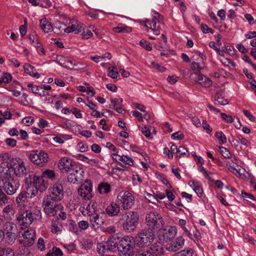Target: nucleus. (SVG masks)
<instances>
[{
	"label": "nucleus",
	"mask_w": 256,
	"mask_h": 256,
	"mask_svg": "<svg viewBox=\"0 0 256 256\" xmlns=\"http://www.w3.org/2000/svg\"><path fill=\"white\" fill-rule=\"evenodd\" d=\"M146 226L142 228L136 236L135 241L139 248L150 246L156 238L154 230H160L164 226L161 215L156 212H151L146 218Z\"/></svg>",
	"instance_id": "1"
},
{
	"label": "nucleus",
	"mask_w": 256,
	"mask_h": 256,
	"mask_svg": "<svg viewBox=\"0 0 256 256\" xmlns=\"http://www.w3.org/2000/svg\"><path fill=\"white\" fill-rule=\"evenodd\" d=\"M136 244L135 239L132 236H125L121 238L117 244V250L120 256H135Z\"/></svg>",
	"instance_id": "2"
},
{
	"label": "nucleus",
	"mask_w": 256,
	"mask_h": 256,
	"mask_svg": "<svg viewBox=\"0 0 256 256\" xmlns=\"http://www.w3.org/2000/svg\"><path fill=\"white\" fill-rule=\"evenodd\" d=\"M2 188L8 195L12 196L20 190V180L12 176L10 173L6 172L2 176Z\"/></svg>",
	"instance_id": "3"
},
{
	"label": "nucleus",
	"mask_w": 256,
	"mask_h": 256,
	"mask_svg": "<svg viewBox=\"0 0 256 256\" xmlns=\"http://www.w3.org/2000/svg\"><path fill=\"white\" fill-rule=\"evenodd\" d=\"M138 214L134 211L126 212L119 220L122 224L123 230L128 232L134 230L138 226Z\"/></svg>",
	"instance_id": "4"
},
{
	"label": "nucleus",
	"mask_w": 256,
	"mask_h": 256,
	"mask_svg": "<svg viewBox=\"0 0 256 256\" xmlns=\"http://www.w3.org/2000/svg\"><path fill=\"white\" fill-rule=\"evenodd\" d=\"M35 214L31 211L26 210L24 208H20L16 214V219L22 225L27 226L32 222L34 218H36L34 217Z\"/></svg>",
	"instance_id": "5"
},
{
	"label": "nucleus",
	"mask_w": 256,
	"mask_h": 256,
	"mask_svg": "<svg viewBox=\"0 0 256 256\" xmlns=\"http://www.w3.org/2000/svg\"><path fill=\"white\" fill-rule=\"evenodd\" d=\"M29 158L34 164L43 166L48 162V156L44 151L37 150L32 151L30 154Z\"/></svg>",
	"instance_id": "6"
},
{
	"label": "nucleus",
	"mask_w": 256,
	"mask_h": 256,
	"mask_svg": "<svg viewBox=\"0 0 256 256\" xmlns=\"http://www.w3.org/2000/svg\"><path fill=\"white\" fill-rule=\"evenodd\" d=\"M134 199L132 195L128 192H120L118 196L116 202L122 204L124 210H128L134 204Z\"/></svg>",
	"instance_id": "7"
},
{
	"label": "nucleus",
	"mask_w": 256,
	"mask_h": 256,
	"mask_svg": "<svg viewBox=\"0 0 256 256\" xmlns=\"http://www.w3.org/2000/svg\"><path fill=\"white\" fill-rule=\"evenodd\" d=\"M158 235L159 240L162 242H166L174 238L176 234L174 227L170 226L168 228L160 229Z\"/></svg>",
	"instance_id": "8"
},
{
	"label": "nucleus",
	"mask_w": 256,
	"mask_h": 256,
	"mask_svg": "<svg viewBox=\"0 0 256 256\" xmlns=\"http://www.w3.org/2000/svg\"><path fill=\"white\" fill-rule=\"evenodd\" d=\"M92 183L90 180H86L84 183L78 189V194L84 200H89L92 196Z\"/></svg>",
	"instance_id": "9"
},
{
	"label": "nucleus",
	"mask_w": 256,
	"mask_h": 256,
	"mask_svg": "<svg viewBox=\"0 0 256 256\" xmlns=\"http://www.w3.org/2000/svg\"><path fill=\"white\" fill-rule=\"evenodd\" d=\"M76 166L74 162L66 157L62 158L58 164V167L62 172L74 171Z\"/></svg>",
	"instance_id": "10"
},
{
	"label": "nucleus",
	"mask_w": 256,
	"mask_h": 256,
	"mask_svg": "<svg viewBox=\"0 0 256 256\" xmlns=\"http://www.w3.org/2000/svg\"><path fill=\"white\" fill-rule=\"evenodd\" d=\"M88 216H90V226L95 230L100 228L105 222V218L103 217V216H105L104 212H102V215L96 213L93 214L92 212L91 214H88Z\"/></svg>",
	"instance_id": "11"
},
{
	"label": "nucleus",
	"mask_w": 256,
	"mask_h": 256,
	"mask_svg": "<svg viewBox=\"0 0 256 256\" xmlns=\"http://www.w3.org/2000/svg\"><path fill=\"white\" fill-rule=\"evenodd\" d=\"M22 236L24 239L19 240L21 244L28 246H30L34 244L36 236L35 232L33 230L28 229L24 232V234H22Z\"/></svg>",
	"instance_id": "12"
},
{
	"label": "nucleus",
	"mask_w": 256,
	"mask_h": 256,
	"mask_svg": "<svg viewBox=\"0 0 256 256\" xmlns=\"http://www.w3.org/2000/svg\"><path fill=\"white\" fill-rule=\"evenodd\" d=\"M191 76H193L194 81L197 84L202 85L204 88H209L212 84V82L209 78L200 74L194 72L192 74Z\"/></svg>",
	"instance_id": "13"
},
{
	"label": "nucleus",
	"mask_w": 256,
	"mask_h": 256,
	"mask_svg": "<svg viewBox=\"0 0 256 256\" xmlns=\"http://www.w3.org/2000/svg\"><path fill=\"white\" fill-rule=\"evenodd\" d=\"M10 168L12 169L14 174L18 177L22 178L27 176L26 169L23 162L14 163Z\"/></svg>",
	"instance_id": "14"
},
{
	"label": "nucleus",
	"mask_w": 256,
	"mask_h": 256,
	"mask_svg": "<svg viewBox=\"0 0 256 256\" xmlns=\"http://www.w3.org/2000/svg\"><path fill=\"white\" fill-rule=\"evenodd\" d=\"M136 250H148V255L150 256H160L163 253V248L160 245L156 244H154L151 247L147 246L146 248H137Z\"/></svg>",
	"instance_id": "15"
},
{
	"label": "nucleus",
	"mask_w": 256,
	"mask_h": 256,
	"mask_svg": "<svg viewBox=\"0 0 256 256\" xmlns=\"http://www.w3.org/2000/svg\"><path fill=\"white\" fill-rule=\"evenodd\" d=\"M27 175L28 176H25L24 182L28 186H34L36 184H38L42 180V178L40 176H36L32 172H28Z\"/></svg>",
	"instance_id": "16"
},
{
	"label": "nucleus",
	"mask_w": 256,
	"mask_h": 256,
	"mask_svg": "<svg viewBox=\"0 0 256 256\" xmlns=\"http://www.w3.org/2000/svg\"><path fill=\"white\" fill-rule=\"evenodd\" d=\"M118 203L112 202L106 209V213L110 216H118L120 212V207Z\"/></svg>",
	"instance_id": "17"
},
{
	"label": "nucleus",
	"mask_w": 256,
	"mask_h": 256,
	"mask_svg": "<svg viewBox=\"0 0 256 256\" xmlns=\"http://www.w3.org/2000/svg\"><path fill=\"white\" fill-rule=\"evenodd\" d=\"M74 20H71L70 24H72L70 26H68L66 28H63L64 31L65 32L70 33V32H74L75 34H78L82 31V30H84V26L82 24H73Z\"/></svg>",
	"instance_id": "18"
},
{
	"label": "nucleus",
	"mask_w": 256,
	"mask_h": 256,
	"mask_svg": "<svg viewBox=\"0 0 256 256\" xmlns=\"http://www.w3.org/2000/svg\"><path fill=\"white\" fill-rule=\"evenodd\" d=\"M28 193L23 190L21 192L16 199V202L20 208H24L25 204L27 202Z\"/></svg>",
	"instance_id": "19"
},
{
	"label": "nucleus",
	"mask_w": 256,
	"mask_h": 256,
	"mask_svg": "<svg viewBox=\"0 0 256 256\" xmlns=\"http://www.w3.org/2000/svg\"><path fill=\"white\" fill-rule=\"evenodd\" d=\"M184 240L183 238L180 236L178 237L176 242H173L168 248L169 250L176 252L182 248L184 244Z\"/></svg>",
	"instance_id": "20"
},
{
	"label": "nucleus",
	"mask_w": 256,
	"mask_h": 256,
	"mask_svg": "<svg viewBox=\"0 0 256 256\" xmlns=\"http://www.w3.org/2000/svg\"><path fill=\"white\" fill-rule=\"evenodd\" d=\"M49 195L54 196L56 200H61L63 198L62 186L61 185L54 186Z\"/></svg>",
	"instance_id": "21"
},
{
	"label": "nucleus",
	"mask_w": 256,
	"mask_h": 256,
	"mask_svg": "<svg viewBox=\"0 0 256 256\" xmlns=\"http://www.w3.org/2000/svg\"><path fill=\"white\" fill-rule=\"evenodd\" d=\"M78 166L76 167V168L74 169V171H72L70 172H67V173H69L68 176V182L75 184L76 182H78V176L76 174L78 172H84V171L80 168H78Z\"/></svg>",
	"instance_id": "22"
},
{
	"label": "nucleus",
	"mask_w": 256,
	"mask_h": 256,
	"mask_svg": "<svg viewBox=\"0 0 256 256\" xmlns=\"http://www.w3.org/2000/svg\"><path fill=\"white\" fill-rule=\"evenodd\" d=\"M4 234L8 233L18 234V230L16 225L12 222H6L4 226Z\"/></svg>",
	"instance_id": "23"
},
{
	"label": "nucleus",
	"mask_w": 256,
	"mask_h": 256,
	"mask_svg": "<svg viewBox=\"0 0 256 256\" xmlns=\"http://www.w3.org/2000/svg\"><path fill=\"white\" fill-rule=\"evenodd\" d=\"M59 200H56L54 196L48 195L44 198L43 206H58L56 202Z\"/></svg>",
	"instance_id": "24"
},
{
	"label": "nucleus",
	"mask_w": 256,
	"mask_h": 256,
	"mask_svg": "<svg viewBox=\"0 0 256 256\" xmlns=\"http://www.w3.org/2000/svg\"><path fill=\"white\" fill-rule=\"evenodd\" d=\"M24 68L26 72L29 75L38 78L40 76V74L36 72L34 67L28 64H26L24 66Z\"/></svg>",
	"instance_id": "25"
},
{
	"label": "nucleus",
	"mask_w": 256,
	"mask_h": 256,
	"mask_svg": "<svg viewBox=\"0 0 256 256\" xmlns=\"http://www.w3.org/2000/svg\"><path fill=\"white\" fill-rule=\"evenodd\" d=\"M40 24L41 28L45 32H48L52 29L51 23L49 22L46 18H43L40 20Z\"/></svg>",
	"instance_id": "26"
},
{
	"label": "nucleus",
	"mask_w": 256,
	"mask_h": 256,
	"mask_svg": "<svg viewBox=\"0 0 256 256\" xmlns=\"http://www.w3.org/2000/svg\"><path fill=\"white\" fill-rule=\"evenodd\" d=\"M0 256H15V253L10 248L0 246Z\"/></svg>",
	"instance_id": "27"
},
{
	"label": "nucleus",
	"mask_w": 256,
	"mask_h": 256,
	"mask_svg": "<svg viewBox=\"0 0 256 256\" xmlns=\"http://www.w3.org/2000/svg\"><path fill=\"white\" fill-rule=\"evenodd\" d=\"M214 98L218 104L222 106L226 105L229 102L228 100L222 97V94L220 92H217L214 96Z\"/></svg>",
	"instance_id": "28"
},
{
	"label": "nucleus",
	"mask_w": 256,
	"mask_h": 256,
	"mask_svg": "<svg viewBox=\"0 0 256 256\" xmlns=\"http://www.w3.org/2000/svg\"><path fill=\"white\" fill-rule=\"evenodd\" d=\"M110 190V185L108 183H100L98 186V190L100 194L108 193Z\"/></svg>",
	"instance_id": "29"
},
{
	"label": "nucleus",
	"mask_w": 256,
	"mask_h": 256,
	"mask_svg": "<svg viewBox=\"0 0 256 256\" xmlns=\"http://www.w3.org/2000/svg\"><path fill=\"white\" fill-rule=\"evenodd\" d=\"M44 212L49 216H54L58 209V206H44Z\"/></svg>",
	"instance_id": "30"
},
{
	"label": "nucleus",
	"mask_w": 256,
	"mask_h": 256,
	"mask_svg": "<svg viewBox=\"0 0 256 256\" xmlns=\"http://www.w3.org/2000/svg\"><path fill=\"white\" fill-rule=\"evenodd\" d=\"M108 244L106 242L98 243L97 246V251L100 254L103 255L108 250Z\"/></svg>",
	"instance_id": "31"
},
{
	"label": "nucleus",
	"mask_w": 256,
	"mask_h": 256,
	"mask_svg": "<svg viewBox=\"0 0 256 256\" xmlns=\"http://www.w3.org/2000/svg\"><path fill=\"white\" fill-rule=\"evenodd\" d=\"M63 253L60 248L54 247L46 254V256H62Z\"/></svg>",
	"instance_id": "32"
},
{
	"label": "nucleus",
	"mask_w": 256,
	"mask_h": 256,
	"mask_svg": "<svg viewBox=\"0 0 256 256\" xmlns=\"http://www.w3.org/2000/svg\"><path fill=\"white\" fill-rule=\"evenodd\" d=\"M114 30L116 32H126L129 33L132 31L130 27L128 26H124L122 27H116L114 28Z\"/></svg>",
	"instance_id": "33"
},
{
	"label": "nucleus",
	"mask_w": 256,
	"mask_h": 256,
	"mask_svg": "<svg viewBox=\"0 0 256 256\" xmlns=\"http://www.w3.org/2000/svg\"><path fill=\"white\" fill-rule=\"evenodd\" d=\"M220 144H225L226 142V138L222 132H217L215 134Z\"/></svg>",
	"instance_id": "34"
},
{
	"label": "nucleus",
	"mask_w": 256,
	"mask_h": 256,
	"mask_svg": "<svg viewBox=\"0 0 256 256\" xmlns=\"http://www.w3.org/2000/svg\"><path fill=\"white\" fill-rule=\"evenodd\" d=\"M55 177V173L54 170H44L40 178L42 179L43 178H52Z\"/></svg>",
	"instance_id": "35"
},
{
	"label": "nucleus",
	"mask_w": 256,
	"mask_h": 256,
	"mask_svg": "<svg viewBox=\"0 0 256 256\" xmlns=\"http://www.w3.org/2000/svg\"><path fill=\"white\" fill-rule=\"evenodd\" d=\"M193 250L189 249L186 250H183L175 254L173 256H192Z\"/></svg>",
	"instance_id": "36"
},
{
	"label": "nucleus",
	"mask_w": 256,
	"mask_h": 256,
	"mask_svg": "<svg viewBox=\"0 0 256 256\" xmlns=\"http://www.w3.org/2000/svg\"><path fill=\"white\" fill-rule=\"evenodd\" d=\"M66 26V24L64 23H62L60 22H56V26L52 28V30L54 31V33L59 34L61 33L60 29L64 28V27Z\"/></svg>",
	"instance_id": "37"
},
{
	"label": "nucleus",
	"mask_w": 256,
	"mask_h": 256,
	"mask_svg": "<svg viewBox=\"0 0 256 256\" xmlns=\"http://www.w3.org/2000/svg\"><path fill=\"white\" fill-rule=\"evenodd\" d=\"M96 203L94 202H91L88 204L86 210L88 211V214H91L92 212L93 214L96 213Z\"/></svg>",
	"instance_id": "38"
},
{
	"label": "nucleus",
	"mask_w": 256,
	"mask_h": 256,
	"mask_svg": "<svg viewBox=\"0 0 256 256\" xmlns=\"http://www.w3.org/2000/svg\"><path fill=\"white\" fill-rule=\"evenodd\" d=\"M6 239L7 242L11 244L14 243L15 241L16 238L18 236V234L8 233V234H6Z\"/></svg>",
	"instance_id": "39"
},
{
	"label": "nucleus",
	"mask_w": 256,
	"mask_h": 256,
	"mask_svg": "<svg viewBox=\"0 0 256 256\" xmlns=\"http://www.w3.org/2000/svg\"><path fill=\"white\" fill-rule=\"evenodd\" d=\"M2 158L3 162L5 163H6V166L8 168H10V166H12V164L10 162V156L8 154L6 153L3 154L2 156Z\"/></svg>",
	"instance_id": "40"
},
{
	"label": "nucleus",
	"mask_w": 256,
	"mask_h": 256,
	"mask_svg": "<svg viewBox=\"0 0 256 256\" xmlns=\"http://www.w3.org/2000/svg\"><path fill=\"white\" fill-rule=\"evenodd\" d=\"M116 69V66H112V69H110V68H109L108 69V76L112 78H116L118 75V71L114 70Z\"/></svg>",
	"instance_id": "41"
},
{
	"label": "nucleus",
	"mask_w": 256,
	"mask_h": 256,
	"mask_svg": "<svg viewBox=\"0 0 256 256\" xmlns=\"http://www.w3.org/2000/svg\"><path fill=\"white\" fill-rule=\"evenodd\" d=\"M5 192L0 188V204L2 205L8 202V198Z\"/></svg>",
	"instance_id": "42"
},
{
	"label": "nucleus",
	"mask_w": 256,
	"mask_h": 256,
	"mask_svg": "<svg viewBox=\"0 0 256 256\" xmlns=\"http://www.w3.org/2000/svg\"><path fill=\"white\" fill-rule=\"evenodd\" d=\"M220 116L227 123L231 124L234 121V119L230 115L226 114L224 112H220Z\"/></svg>",
	"instance_id": "43"
},
{
	"label": "nucleus",
	"mask_w": 256,
	"mask_h": 256,
	"mask_svg": "<svg viewBox=\"0 0 256 256\" xmlns=\"http://www.w3.org/2000/svg\"><path fill=\"white\" fill-rule=\"evenodd\" d=\"M241 193L244 198V200L245 203L248 202V200L247 199L254 200V196L251 194L247 193L244 190L241 191Z\"/></svg>",
	"instance_id": "44"
},
{
	"label": "nucleus",
	"mask_w": 256,
	"mask_h": 256,
	"mask_svg": "<svg viewBox=\"0 0 256 256\" xmlns=\"http://www.w3.org/2000/svg\"><path fill=\"white\" fill-rule=\"evenodd\" d=\"M112 238H110V240H108V242H106L108 244V250L110 251H114L116 248H117V244L114 243L111 240Z\"/></svg>",
	"instance_id": "45"
},
{
	"label": "nucleus",
	"mask_w": 256,
	"mask_h": 256,
	"mask_svg": "<svg viewBox=\"0 0 256 256\" xmlns=\"http://www.w3.org/2000/svg\"><path fill=\"white\" fill-rule=\"evenodd\" d=\"M220 152L226 158H230V154L229 150L222 146H219Z\"/></svg>",
	"instance_id": "46"
},
{
	"label": "nucleus",
	"mask_w": 256,
	"mask_h": 256,
	"mask_svg": "<svg viewBox=\"0 0 256 256\" xmlns=\"http://www.w3.org/2000/svg\"><path fill=\"white\" fill-rule=\"evenodd\" d=\"M192 184L194 185V190L196 192V194L198 195V196H201L203 193V190L201 186H196L194 182H192Z\"/></svg>",
	"instance_id": "47"
},
{
	"label": "nucleus",
	"mask_w": 256,
	"mask_h": 256,
	"mask_svg": "<svg viewBox=\"0 0 256 256\" xmlns=\"http://www.w3.org/2000/svg\"><path fill=\"white\" fill-rule=\"evenodd\" d=\"M140 46L144 48L147 50L150 51L152 49V47L150 45V43H148L146 40H142L140 42Z\"/></svg>",
	"instance_id": "48"
},
{
	"label": "nucleus",
	"mask_w": 256,
	"mask_h": 256,
	"mask_svg": "<svg viewBox=\"0 0 256 256\" xmlns=\"http://www.w3.org/2000/svg\"><path fill=\"white\" fill-rule=\"evenodd\" d=\"M34 187H36V188L38 190V191L40 192V193L46 190V186L44 184V180H43V179H42V180L40 181V183L37 184H36Z\"/></svg>",
	"instance_id": "49"
},
{
	"label": "nucleus",
	"mask_w": 256,
	"mask_h": 256,
	"mask_svg": "<svg viewBox=\"0 0 256 256\" xmlns=\"http://www.w3.org/2000/svg\"><path fill=\"white\" fill-rule=\"evenodd\" d=\"M86 28V26H84V30H83L82 36V38L84 39H88L90 36H92V34L90 30L86 28V32L84 30V29Z\"/></svg>",
	"instance_id": "50"
},
{
	"label": "nucleus",
	"mask_w": 256,
	"mask_h": 256,
	"mask_svg": "<svg viewBox=\"0 0 256 256\" xmlns=\"http://www.w3.org/2000/svg\"><path fill=\"white\" fill-rule=\"evenodd\" d=\"M201 29L203 32L204 34H208V32H210L212 34L214 33V30L210 28H209L206 24H202Z\"/></svg>",
	"instance_id": "51"
},
{
	"label": "nucleus",
	"mask_w": 256,
	"mask_h": 256,
	"mask_svg": "<svg viewBox=\"0 0 256 256\" xmlns=\"http://www.w3.org/2000/svg\"><path fill=\"white\" fill-rule=\"evenodd\" d=\"M202 128L207 133L210 134L212 132V128H210L206 120H202Z\"/></svg>",
	"instance_id": "52"
},
{
	"label": "nucleus",
	"mask_w": 256,
	"mask_h": 256,
	"mask_svg": "<svg viewBox=\"0 0 256 256\" xmlns=\"http://www.w3.org/2000/svg\"><path fill=\"white\" fill-rule=\"evenodd\" d=\"M78 224L79 228L80 229L84 230H86L88 227V226H89L88 222L86 220L80 221L78 223Z\"/></svg>",
	"instance_id": "53"
},
{
	"label": "nucleus",
	"mask_w": 256,
	"mask_h": 256,
	"mask_svg": "<svg viewBox=\"0 0 256 256\" xmlns=\"http://www.w3.org/2000/svg\"><path fill=\"white\" fill-rule=\"evenodd\" d=\"M32 91L33 93L36 94H38L40 96L42 95V92H44L42 87L35 86L34 88L32 89Z\"/></svg>",
	"instance_id": "54"
},
{
	"label": "nucleus",
	"mask_w": 256,
	"mask_h": 256,
	"mask_svg": "<svg viewBox=\"0 0 256 256\" xmlns=\"http://www.w3.org/2000/svg\"><path fill=\"white\" fill-rule=\"evenodd\" d=\"M86 65L83 64H80V63H77L74 64L73 67L71 68L72 70H82L84 68L86 67Z\"/></svg>",
	"instance_id": "55"
},
{
	"label": "nucleus",
	"mask_w": 256,
	"mask_h": 256,
	"mask_svg": "<svg viewBox=\"0 0 256 256\" xmlns=\"http://www.w3.org/2000/svg\"><path fill=\"white\" fill-rule=\"evenodd\" d=\"M135 256H150L148 255V250H136Z\"/></svg>",
	"instance_id": "56"
},
{
	"label": "nucleus",
	"mask_w": 256,
	"mask_h": 256,
	"mask_svg": "<svg viewBox=\"0 0 256 256\" xmlns=\"http://www.w3.org/2000/svg\"><path fill=\"white\" fill-rule=\"evenodd\" d=\"M38 248L40 250H44V248H45L44 241L42 238H38Z\"/></svg>",
	"instance_id": "57"
},
{
	"label": "nucleus",
	"mask_w": 256,
	"mask_h": 256,
	"mask_svg": "<svg viewBox=\"0 0 256 256\" xmlns=\"http://www.w3.org/2000/svg\"><path fill=\"white\" fill-rule=\"evenodd\" d=\"M6 142L8 146L12 147H14L16 144V140L11 138L6 139Z\"/></svg>",
	"instance_id": "58"
},
{
	"label": "nucleus",
	"mask_w": 256,
	"mask_h": 256,
	"mask_svg": "<svg viewBox=\"0 0 256 256\" xmlns=\"http://www.w3.org/2000/svg\"><path fill=\"white\" fill-rule=\"evenodd\" d=\"M172 138L174 140L178 139V140H182L184 138V135L182 133H180V132H176L174 133L172 135Z\"/></svg>",
	"instance_id": "59"
},
{
	"label": "nucleus",
	"mask_w": 256,
	"mask_h": 256,
	"mask_svg": "<svg viewBox=\"0 0 256 256\" xmlns=\"http://www.w3.org/2000/svg\"><path fill=\"white\" fill-rule=\"evenodd\" d=\"M153 20H157L158 22H160L163 20V16L158 12H154V15L152 16Z\"/></svg>",
	"instance_id": "60"
},
{
	"label": "nucleus",
	"mask_w": 256,
	"mask_h": 256,
	"mask_svg": "<svg viewBox=\"0 0 256 256\" xmlns=\"http://www.w3.org/2000/svg\"><path fill=\"white\" fill-rule=\"evenodd\" d=\"M70 111H71V112H72L73 114H74L76 118H82V114L80 112V110H78L77 108H72L70 110Z\"/></svg>",
	"instance_id": "61"
},
{
	"label": "nucleus",
	"mask_w": 256,
	"mask_h": 256,
	"mask_svg": "<svg viewBox=\"0 0 256 256\" xmlns=\"http://www.w3.org/2000/svg\"><path fill=\"white\" fill-rule=\"evenodd\" d=\"M177 152L180 154L179 156H181L182 155H185L186 152H188V150L183 146H180L177 150Z\"/></svg>",
	"instance_id": "62"
},
{
	"label": "nucleus",
	"mask_w": 256,
	"mask_h": 256,
	"mask_svg": "<svg viewBox=\"0 0 256 256\" xmlns=\"http://www.w3.org/2000/svg\"><path fill=\"white\" fill-rule=\"evenodd\" d=\"M191 68L193 70H200L203 69V67L199 65L198 62H192L191 65Z\"/></svg>",
	"instance_id": "63"
},
{
	"label": "nucleus",
	"mask_w": 256,
	"mask_h": 256,
	"mask_svg": "<svg viewBox=\"0 0 256 256\" xmlns=\"http://www.w3.org/2000/svg\"><path fill=\"white\" fill-rule=\"evenodd\" d=\"M152 65L154 68L158 70L160 72H164L166 70V68L164 66H160L158 64L155 62H152Z\"/></svg>",
	"instance_id": "64"
}]
</instances>
